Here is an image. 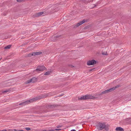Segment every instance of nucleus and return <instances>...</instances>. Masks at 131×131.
Listing matches in <instances>:
<instances>
[{
  "mask_svg": "<svg viewBox=\"0 0 131 131\" xmlns=\"http://www.w3.org/2000/svg\"><path fill=\"white\" fill-rule=\"evenodd\" d=\"M74 67V66H71V67Z\"/></svg>",
  "mask_w": 131,
  "mask_h": 131,
  "instance_id": "nucleus-28",
  "label": "nucleus"
},
{
  "mask_svg": "<svg viewBox=\"0 0 131 131\" xmlns=\"http://www.w3.org/2000/svg\"><path fill=\"white\" fill-rule=\"evenodd\" d=\"M96 63V61L94 60H92L89 61H88L87 62V64L89 66L92 65Z\"/></svg>",
  "mask_w": 131,
  "mask_h": 131,
  "instance_id": "nucleus-7",
  "label": "nucleus"
},
{
  "mask_svg": "<svg viewBox=\"0 0 131 131\" xmlns=\"http://www.w3.org/2000/svg\"><path fill=\"white\" fill-rule=\"evenodd\" d=\"M97 129L99 130H101L104 129L106 131L109 130V125L105 123H99L98 124Z\"/></svg>",
  "mask_w": 131,
  "mask_h": 131,
  "instance_id": "nucleus-1",
  "label": "nucleus"
},
{
  "mask_svg": "<svg viewBox=\"0 0 131 131\" xmlns=\"http://www.w3.org/2000/svg\"><path fill=\"white\" fill-rule=\"evenodd\" d=\"M32 56H33V55H32V53H29V54H28V57H31Z\"/></svg>",
  "mask_w": 131,
  "mask_h": 131,
  "instance_id": "nucleus-17",
  "label": "nucleus"
},
{
  "mask_svg": "<svg viewBox=\"0 0 131 131\" xmlns=\"http://www.w3.org/2000/svg\"><path fill=\"white\" fill-rule=\"evenodd\" d=\"M8 91H5L4 92H8Z\"/></svg>",
  "mask_w": 131,
  "mask_h": 131,
  "instance_id": "nucleus-26",
  "label": "nucleus"
},
{
  "mask_svg": "<svg viewBox=\"0 0 131 131\" xmlns=\"http://www.w3.org/2000/svg\"><path fill=\"white\" fill-rule=\"evenodd\" d=\"M17 130L15 129H13L11 130L12 131H18V130Z\"/></svg>",
  "mask_w": 131,
  "mask_h": 131,
  "instance_id": "nucleus-21",
  "label": "nucleus"
},
{
  "mask_svg": "<svg viewBox=\"0 0 131 131\" xmlns=\"http://www.w3.org/2000/svg\"><path fill=\"white\" fill-rule=\"evenodd\" d=\"M62 125H57V126L56 127L57 128H59L61 127H62Z\"/></svg>",
  "mask_w": 131,
  "mask_h": 131,
  "instance_id": "nucleus-19",
  "label": "nucleus"
},
{
  "mask_svg": "<svg viewBox=\"0 0 131 131\" xmlns=\"http://www.w3.org/2000/svg\"><path fill=\"white\" fill-rule=\"evenodd\" d=\"M43 12H41L36 13L33 15L34 17H35L39 16L43 14Z\"/></svg>",
  "mask_w": 131,
  "mask_h": 131,
  "instance_id": "nucleus-9",
  "label": "nucleus"
},
{
  "mask_svg": "<svg viewBox=\"0 0 131 131\" xmlns=\"http://www.w3.org/2000/svg\"><path fill=\"white\" fill-rule=\"evenodd\" d=\"M17 1L18 2H20L21 1V0H17Z\"/></svg>",
  "mask_w": 131,
  "mask_h": 131,
  "instance_id": "nucleus-24",
  "label": "nucleus"
},
{
  "mask_svg": "<svg viewBox=\"0 0 131 131\" xmlns=\"http://www.w3.org/2000/svg\"><path fill=\"white\" fill-rule=\"evenodd\" d=\"M18 131H24L23 130H18Z\"/></svg>",
  "mask_w": 131,
  "mask_h": 131,
  "instance_id": "nucleus-27",
  "label": "nucleus"
},
{
  "mask_svg": "<svg viewBox=\"0 0 131 131\" xmlns=\"http://www.w3.org/2000/svg\"><path fill=\"white\" fill-rule=\"evenodd\" d=\"M58 105H56V104H54L53 105H49L48 106H47V108H53L56 107H57L58 106Z\"/></svg>",
  "mask_w": 131,
  "mask_h": 131,
  "instance_id": "nucleus-12",
  "label": "nucleus"
},
{
  "mask_svg": "<svg viewBox=\"0 0 131 131\" xmlns=\"http://www.w3.org/2000/svg\"><path fill=\"white\" fill-rule=\"evenodd\" d=\"M95 97L91 95H86L82 96L79 98L80 100H86L89 99H94Z\"/></svg>",
  "mask_w": 131,
  "mask_h": 131,
  "instance_id": "nucleus-3",
  "label": "nucleus"
},
{
  "mask_svg": "<svg viewBox=\"0 0 131 131\" xmlns=\"http://www.w3.org/2000/svg\"><path fill=\"white\" fill-rule=\"evenodd\" d=\"M61 129H60L57 128V129H55L54 128L51 129H49V131H55V130H61Z\"/></svg>",
  "mask_w": 131,
  "mask_h": 131,
  "instance_id": "nucleus-13",
  "label": "nucleus"
},
{
  "mask_svg": "<svg viewBox=\"0 0 131 131\" xmlns=\"http://www.w3.org/2000/svg\"><path fill=\"white\" fill-rule=\"evenodd\" d=\"M103 94H102V92L101 93L99 94H98V95H103Z\"/></svg>",
  "mask_w": 131,
  "mask_h": 131,
  "instance_id": "nucleus-22",
  "label": "nucleus"
},
{
  "mask_svg": "<svg viewBox=\"0 0 131 131\" xmlns=\"http://www.w3.org/2000/svg\"><path fill=\"white\" fill-rule=\"evenodd\" d=\"M85 20L84 19L82 21H80V22L78 23L76 25H75L74 26V28L77 27L84 23H85Z\"/></svg>",
  "mask_w": 131,
  "mask_h": 131,
  "instance_id": "nucleus-8",
  "label": "nucleus"
},
{
  "mask_svg": "<svg viewBox=\"0 0 131 131\" xmlns=\"http://www.w3.org/2000/svg\"><path fill=\"white\" fill-rule=\"evenodd\" d=\"M36 100L37 99L36 98H34L29 100L27 101L21 103L19 104V105H22L23 106H24L31 103L33 101Z\"/></svg>",
  "mask_w": 131,
  "mask_h": 131,
  "instance_id": "nucleus-2",
  "label": "nucleus"
},
{
  "mask_svg": "<svg viewBox=\"0 0 131 131\" xmlns=\"http://www.w3.org/2000/svg\"><path fill=\"white\" fill-rule=\"evenodd\" d=\"M50 73H51V72L50 71H48L46 72H45L44 73V74L45 75H48L50 74Z\"/></svg>",
  "mask_w": 131,
  "mask_h": 131,
  "instance_id": "nucleus-15",
  "label": "nucleus"
},
{
  "mask_svg": "<svg viewBox=\"0 0 131 131\" xmlns=\"http://www.w3.org/2000/svg\"><path fill=\"white\" fill-rule=\"evenodd\" d=\"M115 130L116 131H124V129L123 128L121 127H117Z\"/></svg>",
  "mask_w": 131,
  "mask_h": 131,
  "instance_id": "nucleus-11",
  "label": "nucleus"
},
{
  "mask_svg": "<svg viewBox=\"0 0 131 131\" xmlns=\"http://www.w3.org/2000/svg\"><path fill=\"white\" fill-rule=\"evenodd\" d=\"M0 131H7V130L6 129H4L2 130H0Z\"/></svg>",
  "mask_w": 131,
  "mask_h": 131,
  "instance_id": "nucleus-23",
  "label": "nucleus"
},
{
  "mask_svg": "<svg viewBox=\"0 0 131 131\" xmlns=\"http://www.w3.org/2000/svg\"><path fill=\"white\" fill-rule=\"evenodd\" d=\"M78 131H80V130H79Z\"/></svg>",
  "mask_w": 131,
  "mask_h": 131,
  "instance_id": "nucleus-29",
  "label": "nucleus"
},
{
  "mask_svg": "<svg viewBox=\"0 0 131 131\" xmlns=\"http://www.w3.org/2000/svg\"><path fill=\"white\" fill-rule=\"evenodd\" d=\"M25 129L27 130H29L30 129V128H26Z\"/></svg>",
  "mask_w": 131,
  "mask_h": 131,
  "instance_id": "nucleus-20",
  "label": "nucleus"
},
{
  "mask_svg": "<svg viewBox=\"0 0 131 131\" xmlns=\"http://www.w3.org/2000/svg\"><path fill=\"white\" fill-rule=\"evenodd\" d=\"M11 47V45H9L5 47L4 48V49H9Z\"/></svg>",
  "mask_w": 131,
  "mask_h": 131,
  "instance_id": "nucleus-16",
  "label": "nucleus"
},
{
  "mask_svg": "<svg viewBox=\"0 0 131 131\" xmlns=\"http://www.w3.org/2000/svg\"><path fill=\"white\" fill-rule=\"evenodd\" d=\"M70 131H76V130L74 129L71 130Z\"/></svg>",
  "mask_w": 131,
  "mask_h": 131,
  "instance_id": "nucleus-25",
  "label": "nucleus"
},
{
  "mask_svg": "<svg viewBox=\"0 0 131 131\" xmlns=\"http://www.w3.org/2000/svg\"><path fill=\"white\" fill-rule=\"evenodd\" d=\"M36 81V78L35 77H34L30 79L27 81L26 82V83H28L31 82L34 83Z\"/></svg>",
  "mask_w": 131,
  "mask_h": 131,
  "instance_id": "nucleus-6",
  "label": "nucleus"
},
{
  "mask_svg": "<svg viewBox=\"0 0 131 131\" xmlns=\"http://www.w3.org/2000/svg\"><path fill=\"white\" fill-rule=\"evenodd\" d=\"M46 68L44 66H39L36 69L37 71H42L46 69Z\"/></svg>",
  "mask_w": 131,
  "mask_h": 131,
  "instance_id": "nucleus-5",
  "label": "nucleus"
},
{
  "mask_svg": "<svg viewBox=\"0 0 131 131\" xmlns=\"http://www.w3.org/2000/svg\"><path fill=\"white\" fill-rule=\"evenodd\" d=\"M42 52L41 51L34 52H32V55L35 56L37 55H38L42 54Z\"/></svg>",
  "mask_w": 131,
  "mask_h": 131,
  "instance_id": "nucleus-10",
  "label": "nucleus"
},
{
  "mask_svg": "<svg viewBox=\"0 0 131 131\" xmlns=\"http://www.w3.org/2000/svg\"><path fill=\"white\" fill-rule=\"evenodd\" d=\"M102 54L103 55H107V53L106 52H103L102 53Z\"/></svg>",
  "mask_w": 131,
  "mask_h": 131,
  "instance_id": "nucleus-18",
  "label": "nucleus"
},
{
  "mask_svg": "<svg viewBox=\"0 0 131 131\" xmlns=\"http://www.w3.org/2000/svg\"><path fill=\"white\" fill-rule=\"evenodd\" d=\"M118 87L119 86L117 85L115 87H113L112 88H111L107 90H106L102 92V94H104L107 93L111 92L115 90L116 88H118Z\"/></svg>",
  "mask_w": 131,
  "mask_h": 131,
  "instance_id": "nucleus-4",
  "label": "nucleus"
},
{
  "mask_svg": "<svg viewBox=\"0 0 131 131\" xmlns=\"http://www.w3.org/2000/svg\"><path fill=\"white\" fill-rule=\"evenodd\" d=\"M59 37V36H54V37H52V38H55V39L54 40V39H51L53 41H55L56 40H57V38L58 37Z\"/></svg>",
  "mask_w": 131,
  "mask_h": 131,
  "instance_id": "nucleus-14",
  "label": "nucleus"
}]
</instances>
